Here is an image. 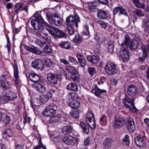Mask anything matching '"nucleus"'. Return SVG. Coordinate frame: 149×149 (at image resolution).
Segmentation results:
<instances>
[{"mask_svg": "<svg viewBox=\"0 0 149 149\" xmlns=\"http://www.w3.org/2000/svg\"><path fill=\"white\" fill-rule=\"evenodd\" d=\"M46 16L48 22L51 24L58 26L62 24V21L61 17L56 13L54 14V15L47 13L46 14Z\"/></svg>", "mask_w": 149, "mask_h": 149, "instance_id": "1", "label": "nucleus"}, {"mask_svg": "<svg viewBox=\"0 0 149 149\" xmlns=\"http://www.w3.org/2000/svg\"><path fill=\"white\" fill-rule=\"evenodd\" d=\"M134 99L126 97L122 100V102L125 107L132 111V112H137L138 110L135 107L134 105Z\"/></svg>", "mask_w": 149, "mask_h": 149, "instance_id": "2", "label": "nucleus"}, {"mask_svg": "<svg viewBox=\"0 0 149 149\" xmlns=\"http://www.w3.org/2000/svg\"><path fill=\"white\" fill-rule=\"evenodd\" d=\"M125 38L124 40L122 42L121 44V46L123 47L127 48L128 46H129L130 49L131 50H134L136 49L137 47L138 42L135 40H132L130 42V39L128 36L127 35H125Z\"/></svg>", "mask_w": 149, "mask_h": 149, "instance_id": "3", "label": "nucleus"}, {"mask_svg": "<svg viewBox=\"0 0 149 149\" xmlns=\"http://www.w3.org/2000/svg\"><path fill=\"white\" fill-rule=\"evenodd\" d=\"M66 22L68 26H74L75 25L77 28L78 26V23L80 22V20L77 15L74 16L72 15H70L66 18Z\"/></svg>", "mask_w": 149, "mask_h": 149, "instance_id": "4", "label": "nucleus"}, {"mask_svg": "<svg viewBox=\"0 0 149 149\" xmlns=\"http://www.w3.org/2000/svg\"><path fill=\"white\" fill-rule=\"evenodd\" d=\"M57 106L54 104L49 105L43 111L42 113L46 116H49L56 113Z\"/></svg>", "mask_w": 149, "mask_h": 149, "instance_id": "5", "label": "nucleus"}, {"mask_svg": "<svg viewBox=\"0 0 149 149\" xmlns=\"http://www.w3.org/2000/svg\"><path fill=\"white\" fill-rule=\"evenodd\" d=\"M105 70L106 72L110 75L115 74L118 71L116 65L111 62H109L106 64Z\"/></svg>", "mask_w": 149, "mask_h": 149, "instance_id": "6", "label": "nucleus"}, {"mask_svg": "<svg viewBox=\"0 0 149 149\" xmlns=\"http://www.w3.org/2000/svg\"><path fill=\"white\" fill-rule=\"evenodd\" d=\"M87 123L90 127L92 129H95L96 125L93 113L90 111L88 112L86 117Z\"/></svg>", "mask_w": 149, "mask_h": 149, "instance_id": "7", "label": "nucleus"}, {"mask_svg": "<svg viewBox=\"0 0 149 149\" xmlns=\"http://www.w3.org/2000/svg\"><path fill=\"white\" fill-rule=\"evenodd\" d=\"M125 120L122 117H119L115 119L112 122L113 126L115 129H119L125 124Z\"/></svg>", "mask_w": 149, "mask_h": 149, "instance_id": "8", "label": "nucleus"}, {"mask_svg": "<svg viewBox=\"0 0 149 149\" xmlns=\"http://www.w3.org/2000/svg\"><path fill=\"white\" fill-rule=\"evenodd\" d=\"M118 14L119 16L123 15L127 17H128L127 12L123 6L116 7L113 8V14L115 15Z\"/></svg>", "mask_w": 149, "mask_h": 149, "instance_id": "9", "label": "nucleus"}, {"mask_svg": "<svg viewBox=\"0 0 149 149\" xmlns=\"http://www.w3.org/2000/svg\"><path fill=\"white\" fill-rule=\"evenodd\" d=\"M119 52L118 57L124 61H127L130 58V54L129 51L125 49L126 48L123 47Z\"/></svg>", "mask_w": 149, "mask_h": 149, "instance_id": "10", "label": "nucleus"}, {"mask_svg": "<svg viewBox=\"0 0 149 149\" xmlns=\"http://www.w3.org/2000/svg\"><path fill=\"white\" fill-rule=\"evenodd\" d=\"M47 78L48 81L52 84L54 85L57 84L58 80L57 74L50 72L47 74Z\"/></svg>", "mask_w": 149, "mask_h": 149, "instance_id": "11", "label": "nucleus"}, {"mask_svg": "<svg viewBox=\"0 0 149 149\" xmlns=\"http://www.w3.org/2000/svg\"><path fill=\"white\" fill-rule=\"evenodd\" d=\"M78 139L70 136H66L64 137L62 139L63 141L68 145H72L78 141Z\"/></svg>", "mask_w": 149, "mask_h": 149, "instance_id": "12", "label": "nucleus"}, {"mask_svg": "<svg viewBox=\"0 0 149 149\" xmlns=\"http://www.w3.org/2000/svg\"><path fill=\"white\" fill-rule=\"evenodd\" d=\"M13 67L14 72L13 80L15 85L17 86L19 84L20 81L18 75V71L17 65L15 63H14L13 65Z\"/></svg>", "mask_w": 149, "mask_h": 149, "instance_id": "13", "label": "nucleus"}, {"mask_svg": "<svg viewBox=\"0 0 149 149\" xmlns=\"http://www.w3.org/2000/svg\"><path fill=\"white\" fill-rule=\"evenodd\" d=\"M33 87L40 93H44L46 91V88L43 84L36 83L32 85Z\"/></svg>", "mask_w": 149, "mask_h": 149, "instance_id": "14", "label": "nucleus"}, {"mask_svg": "<svg viewBox=\"0 0 149 149\" xmlns=\"http://www.w3.org/2000/svg\"><path fill=\"white\" fill-rule=\"evenodd\" d=\"M32 66L34 68L40 70L44 68V64L42 61L40 60H36L32 62Z\"/></svg>", "mask_w": 149, "mask_h": 149, "instance_id": "15", "label": "nucleus"}, {"mask_svg": "<svg viewBox=\"0 0 149 149\" xmlns=\"http://www.w3.org/2000/svg\"><path fill=\"white\" fill-rule=\"evenodd\" d=\"M126 127L127 130L130 132H134L135 129V126L134 120L132 118H130L127 123Z\"/></svg>", "mask_w": 149, "mask_h": 149, "instance_id": "16", "label": "nucleus"}, {"mask_svg": "<svg viewBox=\"0 0 149 149\" xmlns=\"http://www.w3.org/2000/svg\"><path fill=\"white\" fill-rule=\"evenodd\" d=\"M91 92L94 93L97 97L100 98L102 97L101 93H106L107 92V91L105 90L100 89L96 86L95 87L94 89H92Z\"/></svg>", "mask_w": 149, "mask_h": 149, "instance_id": "17", "label": "nucleus"}, {"mask_svg": "<svg viewBox=\"0 0 149 149\" xmlns=\"http://www.w3.org/2000/svg\"><path fill=\"white\" fill-rule=\"evenodd\" d=\"M76 56L80 66L82 67H84L86 64V61L83 56L81 54H77Z\"/></svg>", "mask_w": 149, "mask_h": 149, "instance_id": "18", "label": "nucleus"}, {"mask_svg": "<svg viewBox=\"0 0 149 149\" xmlns=\"http://www.w3.org/2000/svg\"><path fill=\"white\" fill-rule=\"evenodd\" d=\"M135 143L137 146L141 148L144 147L145 146L144 140L139 136H137L135 139Z\"/></svg>", "mask_w": 149, "mask_h": 149, "instance_id": "19", "label": "nucleus"}, {"mask_svg": "<svg viewBox=\"0 0 149 149\" xmlns=\"http://www.w3.org/2000/svg\"><path fill=\"white\" fill-rule=\"evenodd\" d=\"M34 34L38 37H40L41 38H44L42 36V34H44L45 36V37H44V39L48 42H50L51 40V37L49 36V35L47 33H43L40 32L39 31H36L35 30Z\"/></svg>", "mask_w": 149, "mask_h": 149, "instance_id": "20", "label": "nucleus"}, {"mask_svg": "<svg viewBox=\"0 0 149 149\" xmlns=\"http://www.w3.org/2000/svg\"><path fill=\"white\" fill-rule=\"evenodd\" d=\"M127 92L128 95L131 97L135 95L136 93V89L135 86L134 85H131L129 86Z\"/></svg>", "mask_w": 149, "mask_h": 149, "instance_id": "21", "label": "nucleus"}, {"mask_svg": "<svg viewBox=\"0 0 149 149\" xmlns=\"http://www.w3.org/2000/svg\"><path fill=\"white\" fill-rule=\"evenodd\" d=\"M8 102L9 101L15 100L17 98V94L12 91H10L6 95Z\"/></svg>", "mask_w": 149, "mask_h": 149, "instance_id": "22", "label": "nucleus"}, {"mask_svg": "<svg viewBox=\"0 0 149 149\" xmlns=\"http://www.w3.org/2000/svg\"><path fill=\"white\" fill-rule=\"evenodd\" d=\"M87 60L91 63L96 64L98 62L99 58L98 56L95 55H89L87 56Z\"/></svg>", "mask_w": 149, "mask_h": 149, "instance_id": "23", "label": "nucleus"}, {"mask_svg": "<svg viewBox=\"0 0 149 149\" xmlns=\"http://www.w3.org/2000/svg\"><path fill=\"white\" fill-rule=\"evenodd\" d=\"M141 49L143 52V55L142 56H139V59L140 61H144L147 56V53L146 47L144 45H142Z\"/></svg>", "mask_w": 149, "mask_h": 149, "instance_id": "24", "label": "nucleus"}, {"mask_svg": "<svg viewBox=\"0 0 149 149\" xmlns=\"http://www.w3.org/2000/svg\"><path fill=\"white\" fill-rule=\"evenodd\" d=\"M14 134L13 131L11 129L8 128L6 129L3 132V136L4 138H7L8 137H12Z\"/></svg>", "mask_w": 149, "mask_h": 149, "instance_id": "25", "label": "nucleus"}, {"mask_svg": "<svg viewBox=\"0 0 149 149\" xmlns=\"http://www.w3.org/2000/svg\"><path fill=\"white\" fill-rule=\"evenodd\" d=\"M34 17L35 20L37 22V23H40L42 24H45V21L42 17L41 15L38 13H36L34 14Z\"/></svg>", "mask_w": 149, "mask_h": 149, "instance_id": "26", "label": "nucleus"}, {"mask_svg": "<svg viewBox=\"0 0 149 149\" xmlns=\"http://www.w3.org/2000/svg\"><path fill=\"white\" fill-rule=\"evenodd\" d=\"M112 141L110 138H107L104 142V149H109L111 143Z\"/></svg>", "mask_w": 149, "mask_h": 149, "instance_id": "27", "label": "nucleus"}, {"mask_svg": "<svg viewBox=\"0 0 149 149\" xmlns=\"http://www.w3.org/2000/svg\"><path fill=\"white\" fill-rule=\"evenodd\" d=\"M29 78L34 82H37L40 79V77L38 74L36 73H31L29 76Z\"/></svg>", "mask_w": 149, "mask_h": 149, "instance_id": "28", "label": "nucleus"}, {"mask_svg": "<svg viewBox=\"0 0 149 149\" xmlns=\"http://www.w3.org/2000/svg\"><path fill=\"white\" fill-rule=\"evenodd\" d=\"M97 17L100 19H105L107 17V14L105 11L100 10L97 13Z\"/></svg>", "mask_w": 149, "mask_h": 149, "instance_id": "29", "label": "nucleus"}, {"mask_svg": "<svg viewBox=\"0 0 149 149\" xmlns=\"http://www.w3.org/2000/svg\"><path fill=\"white\" fill-rule=\"evenodd\" d=\"M62 131L65 135L69 134L72 132V128L69 126H64L62 128Z\"/></svg>", "mask_w": 149, "mask_h": 149, "instance_id": "30", "label": "nucleus"}, {"mask_svg": "<svg viewBox=\"0 0 149 149\" xmlns=\"http://www.w3.org/2000/svg\"><path fill=\"white\" fill-rule=\"evenodd\" d=\"M67 89L68 90H72L75 92L77 91L78 87L75 83H70L67 86Z\"/></svg>", "mask_w": 149, "mask_h": 149, "instance_id": "31", "label": "nucleus"}, {"mask_svg": "<svg viewBox=\"0 0 149 149\" xmlns=\"http://www.w3.org/2000/svg\"><path fill=\"white\" fill-rule=\"evenodd\" d=\"M59 45L65 49H68L70 47V43L68 41H62L59 43Z\"/></svg>", "mask_w": 149, "mask_h": 149, "instance_id": "32", "label": "nucleus"}, {"mask_svg": "<svg viewBox=\"0 0 149 149\" xmlns=\"http://www.w3.org/2000/svg\"><path fill=\"white\" fill-rule=\"evenodd\" d=\"M38 139L39 141L38 145L34 147L33 149H41V148L43 149H47L45 146H44L42 143L41 138L40 137H39Z\"/></svg>", "mask_w": 149, "mask_h": 149, "instance_id": "33", "label": "nucleus"}, {"mask_svg": "<svg viewBox=\"0 0 149 149\" xmlns=\"http://www.w3.org/2000/svg\"><path fill=\"white\" fill-rule=\"evenodd\" d=\"M3 123L5 126H6L9 122L10 118L6 114H3Z\"/></svg>", "mask_w": 149, "mask_h": 149, "instance_id": "34", "label": "nucleus"}, {"mask_svg": "<svg viewBox=\"0 0 149 149\" xmlns=\"http://www.w3.org/2000/svg\"><path fill=\"white\" fill-rule=\"evenodd\" d=\"M80 125L84 132L87 133L89 132V128L88 126L86 124L82 122H81L80 123Z\"/></svg>", "mask_w": 149, "mask_h": 149, "instance_id": "35", "label": "nucleus"}, {"mask_svg": "<svg viewBox=\"0 0 149 149\" xmlns=\"http://www.w3.org/2000/svg\"><path fill=\"white\" fill-rule=\"evenodd\" d=\"M70 106L71 107L77 109L80 106V103L79 102L76 101V100L72 101L70 104Z\"/></svg>", "mask_w": 149, "mask_h": 149, "instance_id": "36", "label": "nucleus"}, {"mask_svg": "<svg viewBox=\"0 0 149 149\" xmlns=\"http://www.w3.org/2000/svg\"><path fill=\"white\" fill-rule=\"evenodd\" d=\"M95 38L98 43H102L105 41V40L102 38V37L100 36V34L99 33H97L95 34Z\"/></svg>", "mask_w": 149, "mask_h": 149, "instance_id": "37", "label": "nucleus"}, {"mask_svg": "<svg viewBox=\"0 0 149 149\" xmlns=\"http://www.w3.org/2000/svg\"><path fill=\"white\" fill-rule=\"evenodd\" d=\"M11 84L8 81H6L1 84V87L3 89L9 88L11 86Z\"/></svg>", "mask_w": 149, "mask_h": 149, "instance_id": "38", "label": "nucleus"}, {"mask_svg": "<svg viewBox=\"0 0 149 149\" xmlns=\"http://www.w3.org/2000/svg\"><path fill=\"white\" fill-rule=\"evenodd\" d=\"M48 96L46 95H42L40 96V100L41 103H45L46 102L49 98Z\"/></svg>", "mask_w": 149, "mask_h": 149, "instance_id": "39", "label": "nucleus"}, {"mask_svg": "<svg viewBox=\"0 0 149 149\" xmlns=\"http://www.w3.org/2000/svg\"><path fill=\"white\" fill-rule=\"evenodd\" d=\"M43 24L40 23H38L36 26L35 27L34 29L36 31H39L40 32H42L44 29V27Z\"/></svg>", "mask_w": 149, "mask_h": 149, "instance_id": "40", "label": "nucleus"}, {"mask_svg": "<svg viewBox=\"0 0 149 149\" xmlns=\"http://www.w3.org/2000/svg\"><path fill=\"white\" fill-rule=\"evenodd\" d=\"M70 116L77 119L79 117V111L78 110H72L70 113Z\"/></svg>", "mask_w": 149, "mask_h": 149, "instance_id": "41", "label": "nucleus"}, {"mask_svg": "<svg viewBox=\"0 0 149 149\" xmlns=\"http://www.w3.org/2000/svg\"><path fill=\"white\" fill-rule=\"evenodd\" d=\"M66 68L67 71L70 73H74L76 74L77 73L76 69L73 66H67L66 67Z\"/></svg>", "mask_w": 149, "mask_h": 149, "instance_id": "42", "label": "nucleus"}, {"mask_svg": "<svg viewBox=\"0 0 149 149\" xmlns=\"http://www.w3.org/2000/svg\"><path fill=\"white\" fill-rule=\"evenodd\" d=\"M77 94L74 92L69 93L68 95V97L70 100H72V101L76 100L77 97Z\"/></svg>", "mask_w": 149, "mask_h": 149, "instance_id": "43", "label": "nucleus"}, {"mask_svg": "<svg viewBox=\"0 0 149 149\" xmlns=\"http://www.w3.org/2000/svg\"><path fill=\"white\" fill-rule=\"evenodd\" d=\"M135 6L138 8H143L145 7V4L140 2L139 0H132Z\"/></svg>", "mask_w": 149, "mask_h": 149, "instance_id": "44", "label": "nucleus"}, {"mask_svg": "<svg viewBox=\"0 0 149 149\" xmlns=\"http://www.w3.org/2000/svg\"><path fill=\"white\" fill-rule=\"evenodd\" d=\"M107 121V116L105 115H103L100 119V122L102 125H105Z\"/></svg>", "mask_w": 149, "mask_h": 149, "instance_id": "45", "label": "nucleus"}, {"mask_svg": "<svg viewBox=\"0 0 149 149\" xmlns=\"http://www.w3.org/2000/svg\"><path fill=\"white\" fill-rule=\"evenodd\" d=\"M82 33L85 35H88L89 33L88 27L87 25L85 24L83 26Z\"/></svg>", "mask_w": 149, "mask_h": 149, "instance_id": "46", "label": "nucleus"}, {"mask_svg": "<svg viewBox=\"0 0 149 149\" xmlns=\"http://www.w3.org/2000/svg\"><path fill=\"white\" fill-rule=\"evenodd\" d=\"M56 93V90L54 88H51L50 89L47 94L48 96V97L49 98H51Z\"/></svg>", "mask_w": 149, "mask_h": 149, "instance_id": "47", "label": "nucleus"}, {"mask_svg": "<svg viewBox=\"0 0 149 149\" xmlns=\"http://www.w3.org/2000/svg\"><path fill=\"white\" fill-rule=\"evenodd\" d=\"M45 63L48 67H52L55 65L54 62L49 58H48L45 60Z\"/></svg>", "mask_w": 149, "mask_h": 149, "instance_id": "48", "label": "nucleus"}, {"mask_svg": "<svg viewBox=\"0 0 149 149\" xmlns=\"http://www.w3.org/2000/svg\"><path fill=\"white\" fill-rule=\"evenodd\" d=\"M55 31L56 37L58 36V38H61L65 36V33L63 31L58 30L57 28L56 29H55Z\"/></svg>", "mask_w": 149, "mask_h": 149, "instance_id": "49", "label": "nucleus"}, {"mask_svg": "<svg viewBox=\"0 0 149 149\" xmlns=\"http://www.w3.org/2000/svg\"><path fill=\"white\" fill-rule=\"evenodd\" d=\"M59 120V118L57 116H55L51 117L49 120V121L51 123H55L57 122Z\"/></svg>", "mask_w": 149, "mask_h": 149, "instance_id": "50", "label": "nucleus"}, {"mask_svg": "<svg viewBox=\"0 0 149 149\" xmlns=\"http://www.w3.org/2000/svg\"><path fill=\"white\" fill-rule=\"evenodd\" d=\"M87 71L90 75L92 76L96 73V70L94 67H88Z\"/></svg>", "mask_w": 149, "mask_h": 149, "instance_id": "51", "label": "nucleus"}, {"mask_svg": "<svg viewBox=\"0 0 149 149\" xmlns=\"http://www.w3.org/2000/svg\"><path fill=\"white\" fill-rule=\"evenodd\" d=\"M7 102V99L6 95H2L0 97V104H4Z\"/></svg>", "mask_w": 149, "mask_h": 149, "instance_id": "52", "label": "nucleus"}, {"mask_svg": "<svg viewBox=\"0 0 149 149\" xmlns=\"http://www.w3.org/2000/svg\"><path fill=\"white\" fill-rule=\"evenodd\" d=\"M31 52L35 54H40V51L37 47L32 45L31 46Z\"/></svg>", "mask_w": 149, "mask_h": 149, "instance_id": "53", "label": "nucleus"}, {"mask_svg": "<svg viewBox=\"0 0 149 149\" xmlns=\"http://www.w3.org/2000/svg\"><path fill=\"white\" fill-rule=\"evenodd\" d=\"M44 51L47 53H51L52 52V50L49 45H47L44 48Z\"/></svg>", "mask_w": 149, "mask_h": 149, "instance_id": "54", "label": "nucleus"}, {"mask_svg": "<svg viewBox=\"0 0 149 149\" xmlns=\"http://www.w3.org/2000/svg\"><path fill=\"white\" fill-rule=\"evenodd\" d=\"M143 26L145 28L149 30V17L148 18H146L143 20Z\"/></svg>", "mask_w": 149, "mask_h": 149, "instance_id": "55", "label": "nucleus"}, {"mask_svg": "<svg viewBox=\"0 0 149 149\" xmlns=\"http://www.w3.org/2000/svg\"><path fill=\"white\" fill-rule=\"evenodd\" d=\"M73 40L75 42L80 43L82 41L81 37L78 34L75 35V37L73 38Z\"/></svg>", "mask_w": 149, "mask_h": 149, "instance_id": "56", "label": "nucleus"}, {"mask_svg": "<svg viewBox=\"0 0 149 149\" xmlns=\"http://www.w3.org/2000/svg\"><path fill=\"white\" fill-rule=\"evenodd\" d=\"M23 6V4L20 3H17L15 6L14 8V11L16 13L18 12V10Z\"/></svg>", "mask_w": 149, "mask_h": 149, "instance_id": "57", "label": "nucleus"}, {"mask_svg": "<svg viewBox=\"0 0 149 149\" xmlns=\"http://www.w3.org/2000/svg\"><path fill=\"white\" fill-rule=\"evenodd\" d=\"M70 78L74 82L76 83L79 82V78L77 76L74 74H72L70 76Z\"/></svg>", "mask_w": 149, "mask_h": 149, "instance_id": "58", "label": "nucleus"}, {"mask_svg": "<svg viewBox=\"0 0 149 149\" xmlns=\"http://www.w3.org/2000/svg\"><path fill=\"white\" fill-rule=\"evenodd\" d=\"M8 76L6 74H4L1 76L0 78L1 84L5 81H7V80L8 79Z\"/></svg>", "mask_w": 149, "mask_h": 149, "instance_id": "59", "label": "nucleus"}, {"mask_svg": "<svg viewBox=\"0 0 149 149\" xmlns=\"http://www.w3.org/2000/svg\"><path fill=\"white\" fill-rule=\"evenodd\" d=\"M57 28L55 27H53L52 29H49L48 31L49 33L52 36L54 37H56V35L55 32V29H56Z\"/></svg>", "mask_w": 149, "mask_h": 149, "instance_id": "60", "label": "nucleus"}, {"mask_svg": "<svg viewBox=\"0 0 149 149\" xmlns=\"http://www.w3.org/2000/svg\"><path fill=\"white\" fill-rule=\"evenodd\" d=\"M129 138V136L126 134L123 139V141L126 142L125 144L127 146H128L130 144Z\"/></svg>", "mask_w": 149, "mask_h": 149, "instance_id": "61", "label": "nucleus"}, {"mask_svg": "<svg viewBox=\"0 0 149 149\" xmlns=\"http://www.w3.org/2000/svg\"><path fill=\"white\" fill-rule=\"evenodd\" d=\"M97 23L102 26L104 29H106L107 27V24L103 21L99 20L97 21Z\"/></svg>", "mask_w": 149, "mask_h": 149, "instance_id": "62", "label": "nucleus"}, {"mask_svg": "<svg viewBox=\"0 0 149 149\" xmlns=\"http://www.w3.org/2000/svg\"><path fill=\"white\" fill-rule=\"evenodd\" d=\"M35 42L41 47H42L45 44L44 42L38 39H35Z\"/></svg>", "mask_w": 149, "mask_h": 149, "instance_id": "63", "label": "nucleus"}, {"mask_svg": "<svg viewBox=\"0 0 149 149\" xmlns=\"http://www.w3.org/2000/svg\"><path fill=\"white\" fill-rule=\"evenodd\" d=\"M68 29L67 31L70 34L72 35L74 33V30L73 28L74 26H68Z\"/></svg>", "mask_w": 149, "mask_h": 149, "instance_id": "64", "label": "nucleus"}]
</instances>
